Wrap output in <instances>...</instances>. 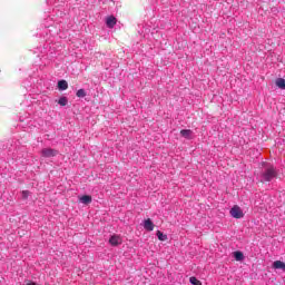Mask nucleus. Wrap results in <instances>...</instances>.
I'll return each instance as SVG.
<instances>
[{"label":"nucleus","instance_id":"4468645a","mask_svg":"<svg viewBox=\"0 0 285 285\" xmlns=\"http://www.w3.org/2000/svg\"><path fill=\"white\" fill-rule=\"evenodd\" d=\"M59 106H68V97H60L58 100Z\"/></svg>","mask_w":285,"mask_h":285},{"label":"nucleus","instance_id":"6e6552de","mask_svg":"<svg viewBox=\"0 0 285 285\" xmlns=\"http://www.w3.org/2000/svg\"><path fill=\"white\" fill-rule=\"evenodd\" d=\"M180 135L185 139H193V130H190V129H183V130H180Z\"/></svg>","mask_w":285,"mask_h":285},{"label":"nucleus","instance_id":"7ed1b4c3","mask_svg":"<svg viewBox=\"0 0 285 285\" xmlns=\"http://www.w3.org/2000/svg\"><path fill=\"white\" fill-rule=\"evenodd\" d=\"M229 215L234 217V219H242L244 217V210H242V207L235 205L230 210Z\"/></svg>","mask_w":285,"mask_h":285},{"label":"nucleus","instance_id":"a211bd4d","mask_svg":"<svg viewBox=\"0 0 285 285\" xmlns=\"http://www.w3.org/2000/svg\"><path fill=\"white\" fill-rule=\"evenodd\" d=\"M27 285H38V284L35 282H30V283H27Z\"/></svg>","mask_w":285,"mask_h":285},{"label":"nucleus","instance_id":"f257e3e1","mask_svg":"<svg viewBox=\"0 0 285 285\" xmlns=\"http://www.w3.org/2000/svg\"><path fill=\"white\" fill-rule=\"evenodd\" d=\"M277 168L273 165H265L264 169L261 173V181L264 184L266 181H273L277 179Z\"/></svg>","mask_w":285,"mask_h":285},{"label":"nucleus","instance_id":"2eb2a0df","mask_svg":"<svg viewBox=\"0 0 285 285\" xmlns=\"http://www.w3.org/2000/svg\"><path fill=\"white\" fill-rule=\"evenodd\" d=\"M189 282H190V284H193V285H202V281L197 279V277H195V276H191V277L189 278Z\"/></svg>","mask_w":285,"mask_h":285},{"label":"nucleus","instance_id":"9d476101","mask_svg":"<svg viewBox=\"0 0 285 285\" xmlns=\"http://www.w3.org/2000/svg\"><path fill=\"white\" fill-rule=\"evenodd\" d=\"M276 86H277V88H281V90H285V79L284 78H277L276 79Z\"/></svg>","mask_w":285,"mask_h":285},{"label":"nucleus","instance_id":"9b49d317","mask_svg":"<svg viewBox=\"0 0 285 285\" xmlns=\"http://www.w3.org/2000/svg\"><path fill=\"white\" fill-rule=\"evenodd\" d=\"M58 88H59V90H68V81L59 80L58 81Z\"/></svg>","mask_w":285,"mask_h":285},{"label":"nucleus","instance_id":"dca6fc26","mask_svg":"<svg viewBox=\"0 0 285 285\" xmlns=\"http://www.w3.org/2000/svg\"><path fill=\"white\" fill-rule=\"evenodd\" d=\"M76 97H79L80 99L86 97V90L85 89H79L77 92H76Z\"/></svg>","mask_w":285,"mask_h":285},{"label":"nucleus","instance_id":"ddd939ff","mask_svg":"<svg viewBox=\"0 0 285 285\" xmlns=\"http://www.w3.org/2000/svg\"><path fill=\"white\" fill-rule=\"evenodd\" d=\"M234 257L236 262H244V253L242 252H234Z\"/></svg>","mask_w":285,"mask_h":285},{"label":"nucleus","instance_id":"39448f33","mask_svg":"<svg viewBox=\"0 0 285 285\" xmlns=\"http://www.w3.org/2000/svg\"><path fill=\"white\" fill-rule=\"evenodd\" d=\"M122 239L120 238L119 235H112L110 238H109V244L111 246H119L121 244Z\"/></svg>","mask_w":285,"mask_h":285},{"label":"nucleus","instance_id":"1a4fd4ad","mask_svg":"<svg viewBox=\"0 0 285 285\" xmlns=\"http://www.w3.org/2000/svg\"><path fill=\"white\" fill-rule=\"evenodd\" d=\"M79 202L85 205L92 204V196L83 195L79 198Z\"/></svg>","mask_w":285,"mask_h":285},{"label":"nucleus","instance_id":"20e7f679","mask_svg":"<svg viewBox=\"0 0 285 285\" xmlns=\"http://www.w3.org/2000/svg\"><path fill=\"white\" fill-rule=\"evenodd\" d=\"M142 226L148 233H153V230H155V223H153L150 218L145 219Z\"/></svg>","mask_w":285,"mask_h":285},{"label":"nucleus","instance_id":"f3484780","mask_svg":"<svg viewBox=\"0 0 285 285\" xmlns=\"http://www.w3.org/2000/svg\"><path fill=\"white\" fill-rule=\"evenodd\" d=\"M21 196H22V199H28V197H30V191L23 190V191L21 193Z\"/></svg>","mask_w":285,"mask_h":285},{"label":"nucleus","instance_id":"0eeeda50","mask_svg":"<svg viewBox=\"0 0 285 285\" xmlns=\"http://www.w3.org/2000/svg\"><path fill=\"white\" fill-rule=\"evenodd\" d=\"M273 268L276 271H284L285 272V263L282 261H276L273 263Z\"/></svg>","mask_w":285,"mask_h":285},{"label":"nucleus","instance_id":"423d86ee","mask_svg":"<svg viewBox=\"0 0 285 285\" xmlns=\"http://www.w3.org/2000/svg\"><path fill=\"white\" fill-rule=\"evenodd\" d=\"M106 23L108 28H115V26H117V18H115L114 16L108 17Z\"/></svg>","mask_w":285,"mask_h":285},{"label":"nucleus","instance_id":"f03ea898","mask_svg":"<svg viewBox=\"0 0 285 285\" xmlns=\"http://www.w3.org/2000/svg\"><path fill=\"white\" fill-rule=\"evenodd\" d=\"M40 155L45 158L57 157L59 155V150L52 148H43L41 149Z\"/></svg>","mask_w":285,"mask_h":285},{"label":"nucleus","instance_id":"f8f14e48","mask_svg":"<svg viewBox=\"0 0 285 285\" xmlns=\"http://www.w3.org/2000/svg\"><path fill=\"white\" fill-rule=\"evenodd\" d=\"M156 235H157L159 242H166V239H168V236L166 234L161 233V230H157Z\"/></svg>","mask_w":285,"mask_h":285}]
</instances>
